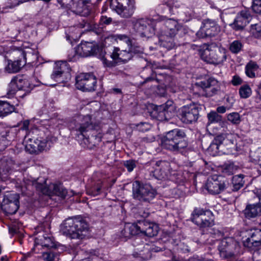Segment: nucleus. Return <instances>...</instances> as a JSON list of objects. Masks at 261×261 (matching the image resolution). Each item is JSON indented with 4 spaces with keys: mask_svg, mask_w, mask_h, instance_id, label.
Instances as JSON below:
<instances>
[{
    "mask_svg": "<svg viewBox=\"0 0 261 261\" xmlns=\"http://www.w3.org/2000/svg\"><path fill=\"white\" fill-rule=\"evenodd\" d=\"M153 168V175L159 179L167 178L172 170L170 163L165 161L156 162Z\"/></svg>",
    "mask_w": 261,
    "mask_h": 261,
    "instance_id": "nucleus-19",
    "label": "nucleus"
},
{
    "mask_svg": "<svg viewBox=\"0 0 261 261\" xmlns=\"http://www.w3.org/2000/svg\"><path fill=\"white\" fill-rule=\"evenodd\" d=\"M56 247L54 239L50 234L43 233L39 234L35 240V249L36 248L50 249Z\"/></svg>",
    "mask_w": 261,
    "mask_h": 261,
    "instance_id": "nucleus-21",
    "label": "nucleus"
},
{
    "mask_svg": "<svg viewBox=\"0 0 261 261\" xmlns=\"http://www.w3.org/2000/svg\"><path fill=\"white\" fill-rule=\"evenodd\" d=\"M243 174H239L233 176L232 181L233 185L234 191H238L243 186Z\"/></svg>",
    "mask_w": 261,
    "mask_h": 261,
    "instance_id": "nucleus-36",
    "label": "nucleus"
},
{
    "mask_svg": "<svg viewBox=\"0 0 261 261\" xmlns=\"http://www.w3.org/2000/svg\"><path fill=\"white\" fill-rule=\"evenodd\" d=\"M17 91V89L16 88V87H14V88L11 87L10 84L9 85L8 92L7 93L8 97L9 98H11L13 97Z\"/></svg>",
    "mask_w": 261,
    "mask_h": 261,
    "instance_id": "nucleus-55",
    "label": "nucleus"
},
{
    "mask_svg": "<svg viewBox=\"0 0 261 261\" xmlns=\"http://www.w3.org/2000/svg\"><path fill=\"white\" fill-rule=\"evenodd\" d=\"M258 68L257 64L253 61L249 62L246 66V74L249 77H254L255 72Z\"/></svg>",
    "mask_w": 261,
    "mask_h": 261,
    "instance_id": "nucleus-33",
    "label": "nucleus"
},
{
    "mask_svg": "<svg viewBox=\"0 0 261 261\" xmlns=\"http://www.w3.org/2000/svg\"><path fill=\"white\" fill-rule=\"evenodd\" d=\"M63 233L71 239H83L88 234L89 225L81 217L68 218L61 225Z\"/></svg>",
    "mask_w": 261,
    "mask_h": 261,
    "instance_id": "nucleus-1",
    "label": "nucleus"
},
{
    "mask_svg": "<svg viewBox=\"0 0 261 261\" xmlns=\"http://www.w3.org/2000/svg\"><path fill=\"white\" fill-rule=\"evenodd\" d=\"M111 58L117 62L126 63L132 58V53L126 49L120 50L119 48H115L111 55Z\"/></svg>",
    "mask_w": 261,
    "mask_h": 261,
    "instance_id": "nucleus-26",
    "label": "nucleus"
},
{
    "mask_svg": "<svg viewBox=\"0 0 261 261\" xmlns=\"http://www.w3.org/2000/svg\"><path fill=\"white\" fill-rule=\"evenodd\" d=\"M199 107L195 103H191L182 107L179 110L180 120L186 123L196 121L199 117Z\"/></svg>",
    "mask_w": 261,
    "mask_h": 261,
    "instance_id": "nucleus-9",
    "label": "nucleus"
},
{
    "mask_svg": "<svg viewBox=\"0 0 261 261\" xmlns=\"http://www.w3.org/2000/svg\"><path fill=\"white\" fill-rule=\"evenodd\" d=\"M132 193L134 199L144 202H149L156 194V191L150 185L140 183L139 181L133 183Z\"/></svg>",
    "mask_w": 261,
    "mask_h": 261,
    "instance_id": "nucleus-5",
    "label": "nucleus"
},
{
    "mask_svg": "<svg viewBox=\"0 0 261 261\" xmlns=\"http://www.w3.org/2000/svg\"><path fill=\"white\" fill-rule=\"evenodd\" d=\"M200 56L204 61L216 65L222 64L227 58L226 50L215 43L207 45Z\"/></svg>",
    "mask_w": 261,
    "mask_h": 261,
    "instance_id": "nucleus-3",
    "label": "nucleus"
},
{
    "mask_svg": "<svg viewBox=\"0 0 261 261\" xmlns=\"http://www.w3.org/2000/svg\"><path fill=\"white\" fill-rule=\"evenodd\" d=\"M44 194L51 196L53 195H57L62 198H65L67 195V190L61 185L51 184L48 188L44 187L41 190Z\"/></svg>",
    "mask_w": 261,
    "mask_h": 261,
    "instance_id": "nucleus-24",
    "label": "nucleus"
},
{
    "mask_svg": "<svg viewBox=\"0 0 261 261\" xmlns=\"http://www.w3.org/2000/svg\"><path fill=\"white\" fill-rule=\"evenodd\" d=\"M91 117L89 115L79 116L69 124V127L78 140L87 139L86 133L91 128Z\"/></svg>",
    "mask_w": 261,
    "mask_h": 261,
    "instance_id": "nucleus-4",
    "label": "nucleus"
},
{
    "mask_svg": "<svg viewBox=\"0 0 261 261\" xmlns=\"http://www.w3.org/2000/svg\"><path fill=\"white\" fill-rule=\"evenodd\" d=\"M15 164L11 159H3L0 162V175L7 174L14 168Z\"/></svg>",
    "mask_w": 261,
    "mask_h": 261,
    "instance_id": "nucleus-29",
    "label": "nucleus"
},
{
    "mask_svg": "<svg viewBox=\"0 0 261 261\" xmlns=\"http://www.w3.org/2000/svg\"><path fill=\"white\" fill-rule=\"evenodd\" d=\"M175 106L172 100H168L165 103L158 106L154 111L157 113L156 118L160 121L168 120L172 117L175 112Z\"/></svg>",
    "mask_w": 261,
    "mask_h": 261,
    "instance_id": "nucleus-13",
    "label": "nucleus"
},
{
    "mask_svg": "<svg viewBox=\"0 0 261 261\" xmlns=\"http://www.w3.org/2000/svg\"><path fill=\"white\" fill-rule=\"evenodd\" d=\"M239 94L241 97L245 98V86H243L240 88Z\"/></svg>",
    "mask_w": 261,
    "mask_h": 261,
    "instance_id": "nucleus-61",
    "label": "nucleus"
},
{
    "mask_svg": "<svg viewBox=\"0 0 261 261\" xmlns=\"http://www.w3.org/2000/svg\"><path fill=\"white\" fill-rule=\"evenodd\" d=\"M121 234L125 238H129L132 236L128 224L125 225L123 229L121 231Z\"/></svg>",
    "mask_w": 261,
    "mask_h": 261,
    "instance_id": "nucleus-54",
    "label": "nucleus"
},
{
    "mask_svg": "<svg viewBox=\"0 0 261 261\" xmlns=\"http://www.w3.org/2000/svg\"><path fill=\"white\" fill-rule=\"evenodd\" d=\"M221 177L214 175L208 178L205 188L212 194H218L223 191L226 188L225 182L220 179Z\"/></svg>",
    "mask_w": 261,
    "mask_h": 261,
    "instance_id": "nucleus-17",
    "label": "nucleus"
},
{
    "mask_svg": "<svg viewBox=\"0 0 261 261\" xmlns=\"http://www.w3.org/2000/svg\"><path fill=\"white\" fill-rule=\"evenodd\" d=\"M116 39L120 44L125 43L127 47L131 45L132 41L126 35H118Z\"/></svg>",
    "mask_w": 261,
    "mask_h": 261,
    "instance_id": "nucleus-44",
    "label": "nucleus"
},
{
    "mask_svg": "<svg viewBox=\"0 0 261 261\" xmlns=\"http://www.w3.org/2000/svg\"><path fill=\"white\" fill-rule=\"evenodd\" d=\"M98 259V257L95 255H90L88 257L81 259L80 261H96Z\"/></svg>",
    "mask_w": 261,
    "mask_h": 261,
    "instance_id": "nucleus-60",
    "label": "nucleus"
},
{
    "mask_svg": "<svg viewBox=\"0 0 261 261\" xmlns=\"http://www.w3.org/2000/svg\"><path fill=\"white\" fill-rule=\"evenodd\" d=\"M237 169V167L233 163H226L223 166V172L227 175H232L236 171Z\"/></svg>",
    "mask_w": 261,
    "mask_h": 261,
    "instance_id": "nucleus-38",
    "label": "nucleus"
},
{
    "mask_svg": "<svg viewBox=\"0 0 261 261\" xmlns=\"http://www.w3.org/2000/svg\"><path fill=\"white\" fill-rule=\"evenodd\" d=\"M19 195L16 194H9L4 196L1 204L2 210L9 215L16 213L19 206Z\"/></svg>",
    "mask_w": 261,
    "mask_h": 261,
    "instance_id": "nucleus-12",
    "label": "nucleus"
},
{
    "mask_svg": "<svg viewBox=\"0 0 261 261\" xmlns=\"http://www.w3.org/2000/svg\"><path fill=\"white\" fill-rule=\"evenodd\" d=\"M259 214H261V207L258 205H249L246 208V218L255 217Z\"/></svg>",
    "mask_w": 261,
    "mask_h": 261,
    "instance_id": "nucleus-32",
    "label": "nucleus"
},
{
    "mask_svg": "<svg viewBox=\"0 0 261 261\" xmlns=\"http://www.w3.org/2000/svg\"><path fill=\"white\" fill-rule=\"evenodd\" d=\"M185 137V133L180 129H175L169 131L162 138V146L166 149L178 151L187 146Z\"/></svg>",
    "mask_w": 261,
    "mask_h": 261,
    "instance_id": "nucleus-2",
    "label": "nucleus"
},
{
    "mask_svg": "<svg viewBox=\"0 0 261 261\" xmlns=\"http://www.w3.org/2000/svg\"><path fill=\"white\" fill-rule=\"evenodd\" d=\"M29 85L28 81L21 78L15 77L10 82V86L12 88L16 87L17 90L28 91L27 88Z\"/></svg>",
    "mask_w": 261,
    "mask_h": 261,
    "instance_id": "nucleus-31",
    "label": "nucleus"
},
{
    "mask_svg": "<svg viewBox=\"0 0 261 261\" xmlns=\"http://www.w3.org/2000/svg\"><path fill=\"white\" fill-rule=\"evenodd\" d=\"M54 69L58 70L62 73L69 75L70 69L66 62L59 61L56 63Z\"/></svg>",
    "mask_w": 261,
    "mask_h": 261,
    "instance_id": "nucleus-35",
    "label": "nucleus"
},
{
    "mask_svg": "<svg viewBox=\"0 0 261 261\" xmlns=\"http://www.w3.org/2000/svg\"><path fill=\"white\" fill-rule=\"evenodd\" d=\"M102 181L101 180H98L97 182L94 183L91 187L87 189V193L93 196H97L100 193V190L102 187Z\"/></svg>",
    "mask_w": 261,
    "mask_h": 261,
    "instance_id": "nucleus-34",
    "label": "nucleus"
},
{
    "mask_svg": "<svg viewBox=\"0 0 261 261\" xmlns=\"http://www.w3.org/2000/svg\"><path fill=\"white\" fill-rule=\"evenodd\" d=\"M123 165L127 170L130 172L136 167V162L133 160H129L124 162Z\"/></svg>",
    "mask_w": 261,
    "mask_h": 261,
    "instance_id": "nucleus-46",
    "label": "nucleus"
},
{
    "mask_svg": "<svg viewBox=\"0 0 261 261\" xmlns=\"http://www.w3.org/2000/svg\"><path fill=\"white\" fill-rule=\"evenodd\" d=\"M96 77L91 73H82L76 77V87L83 91H92L95 90Z\"/></svg>",
    "mask_w": 261,
    "mask_h": 261,
    "instance_id": "nucleus-8",
    "label": "nucleus"
},
{
    "mask_svg": "<svg viewBox=\"0 0 261 261\" xmlns=\"http://www.w3.org/2000/svg\"><path fill=\"white\" fill-rule=\"evenodd\" d=\"M9 5L7 7L12 8L18 6L21 3L25 2V0H8Z\"/></svg>",
    "mask_w": 261,
    "mask_h": 261,
    "instance_id": "nucleus-57",
    "label": "nucleus"
},
{
    "mask_svg": "<svg viewBox=\"0 0 261 261\" xmlns=\"http://www.w3.org/2000/svg\"><path fill=\"white\" fill-rule=\"evenodd\" d=\"M140 228H141L142 233L145 234L149 237L156 236L159 230V227L157 224L146 221L140 222Z\"/></svg>",
    "mask_w": 261,
    "mask_h": 261,
    "instance_id": "nucleus-27",
    "label": "nucleus"
},
{
    "mask_svg": "<svg viewBox=\"0 0 261 261\" xmlns=\"http://www.w3.org/2000/svg\"><path fill=\"white\" fill-rule=\"evenodd\" d=\"M86 25L89 26V23L86 22H83L77 24L76 25V27H71L70 30L73 31L75 29V31H76V34H80V36L82 33L81 29L85 28Z\"/></svg>",
    "mask_w": 261,
    "mask_h": 261,
    "instance_id": "nucleus-48",
    "label": "nucleus"
},
{
    "mask_svg": "<svg viewBox=\"0 0 261 261\" xmlns=\"http://www.w3.org/2000/svg\"><path fill=\"white\" fill-rule=\"evenodd\" d=\"M252 8L256 13L261 15V0H253Z\"/></svg>",
    "mask_w": 261,
    "mask_h": 261,
    "instance_id": "nucleus-47",
    "label": "nucleus"
},
{
    "mask_svg": "<svg viewBox=\"0 0 261 261\" xmlns=\"http://www.w3.org/2000/svg\"><path fill=\"white\" fill-rule=\"evenodd\" d=\"M243 44L239 40H234L230 44L229 49L233 54H238L242 49Z\"/></svg>",
    "mask_w": 261,
    "mask_h": 261,
    "instance_id": "nucleus-39",
    "label": "nucleus"
},
{
    "mask_svg": "<svg viewBox=\"0 0 261 261\" xmlns=\"http://www.w3.org/2000/svg\"><path fill=\"white\" fill-rule=\"evenodd\" d=\"M147 28V22L143 19L138 20L134 24V29L141 33L145 34Z\"/></svg>",
    "mask_w": 261,
    "mask_h": 261,
    "instance_id": "nucleus-37",
    "label": "nucleus"
},
{
    "mask_svg": "<svg viewBox=\"0 0 261 261\" xmlns=\"http://www.w3.org/2000/svg\"><path fill=\"white\" fill-rule=\"evenodd\" d=\"M174 35H169L165 33L160 32L159 41L160 45L167 49L173 48L176 45L174 41Z\"/></svg>",
    "mask_w": 261,
    "mask_h": 261,
    "instance_id": "nucleus-28",
    "label": "nucleus"
},
{
    "mask_svg": "<svg viewBox=\"0 0 261 261\" xmlns=\"http://www.w3.org/2000/svg\"><path fill=\"white\" fill-rule=\"evenodd\" d=\"M191 219L200 228L211 227L214 225V218L212 212L200 208L194 210Z\"/></svg>",
    "mask_w": 261,
    "mask_h": 261,
    "instance_id": "nucleus-7",
    "label": "nucleus"
},
{
    "mask_svg": "<svg viewBox=\"0 0 261 261\" xmlns=\"http://www.w3.org/2000/svg\"><path fill=\"white\" fill-rule=\"evenodd\" d=\"M110 7L124 18L131 17L136 9L135 0H110Z\"/></svg>",
    "mask_w": 261,
    "mask_h": 261,
    "instance_id": "nucleus-6",
    "label": "nucleus"
},
{
    "mask_svg": "<svg viewBox=\"0 0 261 261\" xmlns=\"http://www.w3.org/2000/svg\"><path fill=\"white\" fill-rule=\"evenodd\" d=\"M220 255L226 259L231 258L238 253L239 246L237 242L231 239H225L221 241L218 246Z\"/></svg>",
    "mask_w": 261,
    "mask_h": 261,
    "instance_id": "nucleus-10",
    "label": "nucleus"
},
{
    "mask_svg": "<svg viewBox=\"0 0 261 261\" xmlns=\"http://www.w3.org/2000/svg\"><path fill=\"white\" fill-rule=\"evenodd\" d=\"M72 0H58V2L61 5L62 7L65 8H69L73 4Z\"/></svg>",
    "mask_w": 261,
    "mask_h": 261,
    "instance_id": "nucleus-56",
    "label": "nucleus"
},
{
    "mask_svg": "<svg viewBox=\"0 0 261 261\" xmlns=\"http://www.w3.org/2000/svg\"><path fill=\"white\" fill-rule=\"evenodd\" d=\"M246 237L247 246L253 250L257 249L261 246V229L257 228H252L248 230H246Z\"/></svg>",
    "mask_w": 261,
    "mask_h": 261,
    "instance_id": "nucleus-18",
    "label": "nucleus"
},
{
    "mask_svg": "<svg viewBox=\"0 0 261 261\" xmlns=\"http://www.w3.org/2000/svg\"><path fill=\"white\" fill-rule=\"evenodd\" d=\"M13 105L7 101L0 100V117H5L14 111Z\"/></svg>",
    "mask_w": 261,
    "mask_h": 261,
    "instance_id": "nucleus-30",
    "label": "nucleus"
},
{
    "mask_svg": "<svg viewBox=\"0 0 261 261\" xmlns=\"http://www.w3.org/2000/svg\"><path fill=\"white\" fill-rule=\"evenodd\" d=\"M240 18L239 17H237L233 23L231 24L232 27L236 30H242L243 29V27L242 25V23H241V20H239Z\"/></svg>",
    "mask_w": 261,
    "mask_h": 261,
    "instance_id": "nucleus-52",
    "label": "nucleus"
},
{
    "mask_svg": "<svg viewBox=\"0 0 261 261\" xmlns=\"http://www.w3.org/2000/svg\"><path fill=\"white\" fill-rule=\"evenodd\" d=\"M199 85L205 90V94L207 97H211L216 94L220 88L219 82L212 77L200 82Z\"/></svg>",
    "mask_w": 261,
    "mask_h": 261,
    "instance_id": "nucleus-20",
    "label": "nucleus"
},
{
    "mask_svg": "<svg viewBox=\"0 0 261 261\" xmlns=\"http://www.w3.org/2000/svg\"><path fill=\"white\" fill-rule=\"evenodd\" d=\"M217 111L219 113H224L226 112V107L224 106L218 107L217 108Z\"/></svg>",
    "mask_w": 261,
    "mask_h": 261,
    "instance_id": "nucleus-63",
    "label": "nucleus"
},
{
    "mask_svg": "<svg viewBox=\"0 0 261 261\" xmlns=\"http://www.w3.org/2000/svg\"><path fill=\"white\" fill-rule=\"evenodd\" d=\"M137 128L138 129L140 132H145L150 129V125L147 123H140V124H138L137 125Z\"/></svg>",
    "mask_w": 261,
    "mask_h": 261,
    "instance_id": "nucleus-51",
    "label": "nucleus"
},
{
    "mask_svg": "<svg viewBox=\"0 0 261 261\" xmlns=\"http://www.w3.org/2000/svg\"><path fill=\"white\" fill-rule=\"evenodd\" d=\"M226 101L227 107L228 108H230L233 106V103H234L235 99H234V97L233 96L228 95L226 96Z\"/></svg>",
    "mask_w": 261,
    "mask_h": 261,
    "instance_id": "nucleus-58",
    "label": "nucleus"
},
{
    "mask_svg": "<svg viewBox=\"0 0 261 261\" xmlns=\"http://www.w3.org/2000/svg\"><path fill=\"white\" fill-rule=\"evenodd\" d=\"M51 144V141L48 137L46 139L40 138L39 139L38 138L33 141H32V139H30L29 143L26 145L25 148L31 153H38L48 149Z\"/></svg>",
    "mask_w": 261,
    "mask_h": 261,
    "instance_id": "nucleus-16",
    "label": "nucleus"
},
{
    "mask_svg": "<svg viewBox=\"0 0 261 261\" xmlns=\"http://www.w3.org/2000/svg\"><path fill=\"white\" fill-rule=\"evenodd\" d=\"M141 222H139L138 224H128L132 236L142 233L141 228H140Z\"/></svg>",
    "mask_w": 261,
    "mask_h": 261,
    "instance_id": "nucleus-41",
    "label": "nucleus"
},
{
    "mask_svg": "<svg viewBox=\"0 0 261 261\" xmlns=\"http://www.w3.org/2000/svg\"><path fill=\"white\" fill-rule=\"evenodd\" d=\"M152 251L154 252H159L162 250V249L159 247L155 246L154 247H152L150 249Z\"/></svg>",
    "mask_w": 261,
    "mask_h": 261,
    "instance_id": "nucleus-64",
    "label": "nucleus"
},
{
    "mask_svg": "<svg viewBox=\"0 0 261 261\" xmlns=\"http://www.w3.org/2000/svg\"><path fill=\"white\" fill-rule=\"evenodd\" d=\"M231 83L235 86L240 85L243 83V80L238 75H236L232 77Z\"/></svg>",
    "mask_w": 261,
    "mask_h": 261,
    "instance_id": "nucleus-53",
    "label": "nucleus"
},
{
    "mask_svg": "<svg viewBox=\"0 0 261 261\" xmlns=\"http://www.w3.org/2000/svg\"><path fill=\"white\" fill-rule=\"evenodd\" d=\"M42 257L45 261H53L55 257V254L51 251L42 252Z\"/></svg>",
    "mask_w": 261,
    "mask_h": 261,
    "instance_id": "nucleus-49",
    "label": "nucleus"
},
{
    "mask_svg": "<svg viewBox=\"0 0 261 261\" xmlns=\"http://www.w3.org/2000/svg\"><path fill=\"white\" fill-rule=\"evenodd\" d=\"M208 122L211 123L218 122L221 120V116L216 112H211L207 114Z\"/></svg>",
    "mask_w": 261,
    "mask_h": 261,
    "instance_id": "nucleus-42",
    "label": "nucleus"
},
{
    "mask_svg": "<svg viewBox=\"0 0 261 261\" xmlns=\"http://www.w3.org/2000/svg\"><path fill=\"white\" fill-rule=\"evenodd\" d=\"M97 50V47L93 42H81L75 48V53L80 56L87 57L93 55Z\"/></svg>",
    "mask_w": 261,
    "mask_h": 261,
    "instance_id": "nucleus-23",
    "label": "nucleus"
},
{
    "mask_svg": "<svg viewBox=\"0 0 261 261\" xmlns=\"http://www.w3.org/2000/svg\"><path fill=\"white\" fill-rule=\"evenodd\" d=\"M252 91L251 88L246 85V98L249 97L251 94Z\"/></svg>",
    "mask_w": 261,
    "mask_h": 261,
    "instance_id": "nucleus-62",
    "label": "nucleus"
},
{
    "mask_svg": "<svg viewBox=\"0 0 261 261\" xmlns=\"http://www.w3.org/2000/svg\"><path fill=\"white\" fill-rule=\"evenodd\" d=\"M68 75L62 73V72H60L58 70H56L54 69L53 73L51 75V77L52 79L55 81L58 82L59 83L64 82L65 81L64 77L67 76Z\"/></svg>",
    "mask_w": 261,
    "mask_h": 261,
    "instance_id": "nucleus-40",
    "label": "nucleus"
},
{
    "mask_svg": "<svg viewBox=\"0 0 261 261\" xmlns=\"http://www.w3.org/2000/svg\"><path fill=\"white\" fill-rule=\"evenodd\" d=\"M93 6L90 0H79L73 3L71 11L76 15L87 17L92 14Z\"/></svg>",
    "mask_w": 261,
    "mask_h": 261,
    "instance_id": "nucleus-14",
    "label": "nucleus"
},
{
    "mask_svg": "<svg viewBox=\"0 0 261 261\" xmlns=\"http://www.w3.org/2000/svg\"><path fill=\"white\" fill-rule=\"evenodd\" d=\"M128 49L130 52L132 53V57H133L134 54H138L141 52L140 49V47L138 46L133 45L132 43H131V45L127 47Z\"/></svg>",
    "mask_w": 261,
    "mask_h": 261,
    "instance_id": "nucleus-50",
    "label": "nucleus"
},
{
    "mask_svg": "<svg viewBox=\"0 0 261 261\" xmlns=\"http://www.w3.org/2000/svg\"><path fill=\"white\" fill-rule=\"evenodd\" d=\"M159 24L162 25L160 32L169 35L176 36L181 29V26L178 22L172 19H168L159 23Z\"/></svg>",
    "mask_w": 261,
    "mask_h": 261,
    "instance_id": "nucleus-22",
    "label": "nucleus"
},
{
    "mask_svg": "<svg viewBox=\"0 0 261 261\" xmlns=\"http://www.w3.org/2000/svg\"><path fill=\"white\" fill-rule=\"evenodd\" d=\"M228 143L233 144L232 141L227 138V136L222 134L217 136L210 144L208 150L213 151L215 154L219 151L220 148L222 145H226Z\"/></svg>",
    "mask_w": 261,
    "mask_h": 261,
    "instance_id": "nucleus-25",
    "label": "nucleus"
},
{
    "mask_svg": "<svg viewBox=\"0 0 261 261\" xmlns=\"http://www.w3.org/2000/svg\"><path fill=\"white\" fill-rule=\"evenodd\" d=\"M14 54L18 56V58L13 62H8L7 66L6 67V70L9 73L18 72L26 64L27 56L30 55V53H25L24 51L19 50L14 52Z\"/></svg>",
    "mask_w": 261,
    "mask_h": 261,
    "instance_id": "nucleus-15",
    "label": "nucleus"
},
{
    "mask_svg": "<svg viewBox=\"0 0 261 261\" xmlns=\"http://www.w3.org/2000/svg\"><path fill=\"white\" fill-rule=\"evenodd\" d=\"M112 21V19L111 17H108L106 16H102L100 18V22L103 24H109Z\"/></svg>",
    "mask_w": 261,
    "mask_h": 261,
    "instance_id": "nucleus-59",
    "label": "nucleus"
},
{
    "mask_svg": "<svg viewBox=\"0 0 261 261\" xmlns=\"http://www.w3.org/2000/svg\"><path fill=\"white\" fill-rule=\"evenodd\" d=\"M250 32L256 37H261V23L251 25Z\"/></svg>",
    "mask_w": 261,
    "mask_h": 261,
    "instance_id": "nucleus-43",
    "label": "nucleus"
},
{
    "mask_svg": "<svg viewBox=\"0 0 261 261\" xmlns=\"http://www.w3.org/2000/svg\"><path fill=\"white\" fill-rule=\"evenodd\" d=\"M220 31V28L215 21L207 19L203 20L196 35L200 38L212 37L217 35Z\"/></svg>",
    "mask_w": 261,
    "mask_h": 261,
    "instance_id": "nucleus-11",
    "label": "nucleus"
},
{
    "mask_svg": "<svg viewBox=\"0 0 261 261\" xmlns=\"http://www.w3.org/2000/svg\"><path fill=\"white\" fill-rule=\"evenodd\" d=\"M227 119L233 124H239L240 122V115L238 113H232L227 116Z\"/></svg>",
    "mask_w": 261,
    "mask_h": 261,
    "instance_id": "nucleus-45",
    "label": "nucleus"
}]
</instances>
